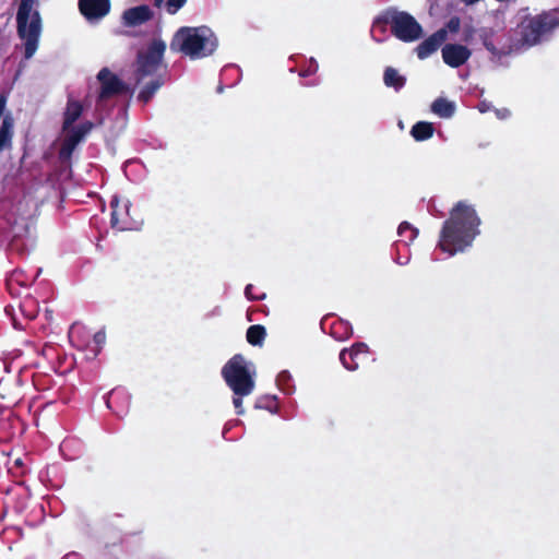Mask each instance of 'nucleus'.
<instances>
[{"mask_svg": "<svg viewBox=\"0 0 559 559\" xmlns=\"http://www.w3.org/2000/svg\"><path fill=\"white\" fill-rule=\"evenodd\" d=\"M479 225L480 218L474 206L464 201L457 202L443 223L437 247L449 257L464 252L479 235Z\"/></svg>", "mask_w": 559, "mask_h": 559, "instance_id": "f257e3e1", "label": "nucleus"}, {"mask_svg": "<svg viewBox=\"0 0 559 559\" xmlns=\"http://www.w3.org/2000/svg\"><path fill=\"white\" fill-rule=\"evenodd\" d=\"M166 47L162 38H153L145 47L138 50L133 79L135 85L141 87L138 100L143 104H147L166 83L167 66L164 63Z\"/></svg>", "mask_w": 559, "mask_h": 559, "instance_id": "f03ea898", "label": "nucleus"}, {"mask_svg": "<svg viewBox=\"0 0 559 559\" xmlns=\"http://www.w3.org/2000/svg\"><path fill=\"white\" fill-rule=\"evenodd\" d=\"M222 378L233 392V405L238 415H243V397L250 395L255 388V367L242 355L233 356L222 368Z\"/></svg>", "mask_w": 559, "mask_h": 559, "instance_id": "7ed1b4c3", "label": "nucleus"}, {"mask_svg": "<svg viewBox=\"0 0 559 559\" xmlns=\"http://www.w3.org/2000/svg\"><path fill=\"white\" fill-rule=\"evenodd\" d=\"M218 39L207 26H182L174 34L170 49L181 52L191 60L210 57L217 49Z\"/></svg>", "mask_w": 559, "mask_h": 559, "instance_id": "20e7f679", "label": "nucleus"}, {"mask_svg": "<svg viewBox=\"0 0 559 559\" xmlns=\"http://www.w3.org/2000/svg\"><path fill=\"white\" fill-rule=\"evenodd\" d=\"M38 0H21L16 12V33L22 41L24 58L31 59L39 47L43 22Z\"/></svg>", "mask_w": 559, "mask_h": 559, "instance_id": "39448f33", "label": "nucleus"}, {"mask_svg": "<svg viewBox=\"0 0 559 559\" xmlns=\"http://www.w3.org/2000/svg\"><path fill=\"white\" fill-rule=\"evenodd\" d=\"M558 26L559 8L524 17L518 27L520 39L515 40L519 52L549 40Z\"/></svg>", "mask_w": 559, "mask_h": 559, "instance_id": "423d86ee", "label": "nucleus"}, {"mask_svg": "<svg viewBox=\"0 0 559 559\" xmlns=\"http://www.w3.org/2000/svg\"><path fill=\"white\" fill-rule=\"evenodd\" d=\"M476 37L481 41L486 50L491 55L490 60L498 64H504L503 58L519 53V46L503 28L483 26L475 29Z\"/></svg>", "mask_w": 559, "mask_h": 559, "instance_id": "0eeeda50", "label": "nucleus"}, {"mask_svg": "<svg viewBox=\"0 0 559 559\" xmlns=\"http://www.w3.org/2000/svg\"><path fill=\"white\" fill-rule=\"evenodd\" d=\"M389 21L391 34L403 43H414L424 35L421 25L405 11L390 8Z\"/></svg>", "mask_w": 559, "mask_h": 559, "instance_id": "6e6552de", "label": "nucleus"}, {"mask_svg": "<svg viewBox=\"0 0 559 559\" xmlns=\"http://www.w3.org/2000/svg\"><path fill=\"white\" fill-rule=\"evenodd\" d=\"M97 81L99 82V91L96 99V110L102 108L103 104L110 98L134 93V87L129 86L108 68H103L97 73Z\"/></svg>", "mask_w": 559, "mask_h": 559, "instance_id": "1a4fd4ad", "label": "nucleus"}, {"mask_svg": "<svg viewBox=\"0 0 559 559\" xmlns=\"http://www.w3.org/2000/svg\"><path fill=\"white\" fill-rule=\"evenodd\" d=\"M90 336V332L80 324H73L69 330L71 342L76 343L80 348H86L87 357L95 358L106 343V333L99 330L92 335V340Z\"/></svg>", "mask_w": 559, "mask_h": 559, "instance_id": "9d476101", "label": "nucleus"}, {"mask_svg": "<svg viewBox=\"0 0 559 559\" xmlns=\"http://www.w3.org/2000/svg\"><path fill=\"white\" fill-rule=\"evenodd\" d=\"M10 224V228L7 231L5 238L9 240V245L13 251L23 252L34 246V238L32 236L31 224L25 217L14 219Z\"/></svg>", "mask_w": 559, "mask_h": 559, "instance_id": "9b49d317", "label": "nucleus"}, {"mask_svg": "<svg viewBox=\"0 0 559 559\" xmlns=\"http://www.w3.org/2000/svg\"><path fill=\"white\" fill-rule=\"evenodd\" d=\"M93 128L94 123L87 120L79 123L78 126L71 124L69 128H62L64 139L61 146V155L63 157H69Z\"/></svg>", "mask_w": 559, "mask_h": 559, "instance_id": "f8f14e48", "label": "nucleus"}, {"mask_svg": "<svg viewBox=\"0 0 559 559\" xmlns=\"http://www.w3.org/2000/svg\"><path fill=\"white\" fill-rule=\"evenodd\" d=\"M81 14L90 22H98L110 11V0H79Z\"/></svg>", "mask_w": 559, "mask_h": 559, "instance_id": "ddd939ff", "label": "nucleus"}, {"mask_svg": "<svg viewBox=\"0 0 559 559\" xmlns=\"http://www.w3.org/2000/svg\"><path fill=\"white\" fill-rule=\"evenodd\" d=\"M442 59L451 68L463 66L472 56V51L460 44H447L441 49Z\"/></svg>", "mask_w": 559, "mask_h": 559, "instance_id": "4468645a", "label": "nucleus"}, {"mask_svg": "<svg viewBox=\"0 0 559 559\" xmlns=\"http://www.w3.org/2000/svg\"><path fill=\"white\" fill-rule=\"evenodd\" d=\"M7 105V98L0 95V152L8 150L12 145L14 120L10 112L3 115Z\"/></svg>", "mask_w": 559, "mask_h": 559, "instance_id": "2eb2a0df", "label": "nucleus"}, {"mask_svg": "<svg viewBox=\"0 0 559 559\" xmlns=\"http://www.w3.org/2000/svg\"><path fill=\"white\" fill-rule=\"evenodd\" d=\"M368 346L365 343H356L349 349L344 348L340 353V361L343 367L349 371H355L359 367L362 357H367Z\"/></svg>", "mask_w": 559, "mask_h": 559, "instance_id": "dca6fc26", "label": "nucleus"}, {"mask_svg": "<svg viewBox=\"0 0 559 559\" xmlns=\"http://www.w3.org/2000/svg\"><path fill=\"white\" fill-rule=\"evenodd\" d=\"M447 29L440 28L432 35H430L428 38H426L424 41H421L415 49L418 59L425 60L432 53H435L447 40Z\"/></svg>", "mask_w": 559, "mask_h": 559, "instance_id": "f3484780", "label": "nucleus"}, {"mask_svg": "<svg viewBox=\"0 0 559 559\" xmlns=\"http://www.w3.org/2000/svg\"><path fill=\"white\" fill-rule=\"evenodd\" d=\"M130 202L128 200L121 202L117 195H114L110 201L111 212V226L120 229H129L131 226L128 222Z\"/></svg>", "mask_w": 559, "mask_h": 559, "instance_id": "a211bd4d", "label": "nucleus"}, {"mask_svg": "<svg viewBox=\"0 0 559 559\" xmlns=\"http://www.w3.org/2000/svg\"><path fill=\"white\" fill-rule=\"evenodd\" d=\"M153 16V12L147 5H139L134 8H130L123 12L122 20L123 24L127 26H138L141 25Z\"/></svg>", "mask_w": 559, "mask_h": 559, "instance_id": "6ab92c4d", "label": "nucleus"}, {"mask_svg": "<svg viewBox=\"0 0 559 559\" xmlns=\"http://www.w3.org/2000/svg\"><path fill=\"white\" fill-rule=\"evenodd\" d=\"M390 8L379 14L372 23L371 37L377 43H382L386 38V26L390 25Z\"/></svg>", "mask_w": 559, "mask_h": 559, "instance_id": "aec40b11", "label": "nucleus"}, {"mask_svg": "<svg viewBox=\"0 0 559 559\" xmlns=\"http://www.w3.org/2000/svg\"><path fill=\"white\" fill-rule=\"evenodd\" d=\"M83 114V105L80 100L72 97L68 98L67 106L63 112L62 128H69L80 119Z\"/></svg>", "mask_w": 559, "mask_h": 559, "instance_id": "412c9836", "label": "nucleus"}, {"mask_svg": "<svg viewBox=\"0 0 559 559\" xmlns=\"http://www.w3.org/2000/svg\"><path fill=\"white\" fill-rule=\"evenodd\" d=\"M383 83L386 87H391L395 92H399L404 87L406 78L400 74L396 69L388 67L383 73Z\"/></svg>", "mask_w": 559, "mask_h": 559, "instance_id": "4be33fe9", "label": "nucleus"}, {"mask_svg": "<svg viewBox=\"0 0 559 559\" xmlns=\"http://www.w3.org/2000/svg\"><path fill=\"white\" fill-rule=\"evenodd\" d=\"M431 111L440 118L449 119L455 112V104L445 98L439 97L432 102Z\"/></svg>", "mask_w": 559, "mask_h": 559, "instance_id": "5701e85b", "label": "nucleus"}, {"mask_svg": "<svg viewBox=\"0 0 559 559\" xmlns=\"http://www.w3.org/2000/svg\"><path fill=\"white\" fill-rule=\"evenodd\" d=\"M433 124L427 121L416 122L411 130V134L416 141H426L433 135Z\"/></svg>", "mask_w": 559, "mask_h": 559, "instance_id": "b1692460", "label": "nucleus"}, {"mask_svg": "<svg viewBox=\"0 0 559 559\" xmlns=\"http://www.w3.org/2000/svg\"><path fill=\"white\" fill-rule=\"evenodd\" d=\"M39 273L40 270L31 275H26L23 271H14L8 278V287L12 290L13 285L27 286L37 278Z\"/></svg>", "mask_w": 559, "mask_h": 559, "instance_id": "393cba45", "label": "nucleus"}, {"mask_svg": "<svg viewBox=\"0 0 559 559\" xmlns=\"http://www.w3.org/2000/svg\"><path fill=\"white\" fill-rule=\"evenodd\" d=\"M353 334L350 324L347 321L336 319L331 326V335L338 341L348 338Z\"/></svg>", "mask_w": 559, "mask_h": 559, "instance_id": "a878e982", "label": "nucleus"}, {"mask_svg": "<svg viewBox=\"0 0 559 559\" xmlns=\"http://www.w3.org/2000/svg\"><path fill=\"white\" fill-rule=\"evenodd\" d=\"M266 336V331L263 325L255 324L249 326L247 330V341L249 344L253 346H261L264 342V338Z\"/></svg>", "mask_w": 559, "mask_h": 559, "instance_id": "bb28decb", "label": "nucleus"}, {"mask_svg": "<svg viewBox=\"0 0 559 559\" xmlns=\"http://www.w3.org/2000/svg\"><path fill=\"white\" fill-rule=\"evenodd\" d=\"M397 234L403 238V242L406 247H408L418 236V229L412 226L407 222H403L400 224L397 228Z\"/></svg>", "mask_w": 559, "mask_h": 559, "instance_id": "cd10ccee", "label": "nucleus"}, {"mask_svg": "<svg viewBox=\"0 0 559 559\" xmlns=\"http://www.w3.org/2000/svg\"><path fill=\"white\" fill-rule=\"evenodd\" d=\"M276 383L280 390L285 394H293L295 392L293 377L287 370H283L277 374Z\"/></svg>", "mask_w": 559, "mask_h": 559, "instance_id": "c85d7f7f", "label": "nucleus"}, {"mask_svg": "<svg viewBox=\"0 0 559 559\" xmlns=\"http://www.w3.org/2000/svg\"><path fill=\"white\" fill-rule=\"evenodd\" d=\"M20 310L23 316L29 320L35 319L38 313V304L32 297H26L20 304Z\"/></svg>", "mask_w": 559, "mask_h": 559, "instance_id": "c756f323", "label": "nucleus"}, {"mask_svg": "<svg viewBox=\"0 0 559 559\" xmlns=\"http://www.w3.org/2000/svg\"><path fill=\"white\" fill-rule=\"evenodd\" d=\"M277 397L275 395H264L257 400L255 408L265 409L270 413H277Z\"/></svg>", "mask_w": 559, "mask_h": 559, "instance_id": "7c9ffc66", "label": "nucleus"}, {"mask_svg": "<svg viewBox=\"0 0 559 559\" xmlns=\"http://www.w3.org/2000/svg\"><path fill=\"white\" fill-rule=\"evenodd\" d=\"M187 0H154V4L158 8L164 5L165 10L169 14H176L183 5Z\"/></svg>", "mask_w": 559, "mask_h": 559, "instance_id": "2f4dec72", "label": "nucleus"}, {"mask_svg": "<svg viewBox=\"0 0 559 559\" xmlns=\"http://www.w3.org/2000/svg\"><path fill=\"white\" fill-rule=\"evenodd\" d=\"M318 69H319L318 62L313 58H311L308 68L306 70L299 72V75L300 76H310V75L314 74L318 71Z\"/></svg>", "mask_w": 559, "mask_h": 559, "instance_id": "473e14b6", "label": "nucleus"}, {"mask_svg": "<svg viewBox=\"0 0 559 559\" xmlns=\"http://www.w3.org/2000/svg\"><path fill=\"white\" fill-rule=\"evenodd\" d=\"M252 289L253 286L251 284H248L245 288V295L249 300H262L265 298V294H262L261 296H253Z\"/></svg>", "mask_w": 559, "mask_h": 559, "instance_id": "72a5a7b5", "label": "nucleus"}, {"mask_svg": "<svg viewBox=\"0 0 559 559\" xmlns=\"http://www.w3.org/2000/svg\"><path fill=\"white\" fill-rule=\"evenodd\" d=\"M119 396H123L126 397L127 400L129 399V396L127 395V393L123 391V390H112L110 392V396H109V400L107 401V406L108 407H111L110 406V403L111 401L118 399Z\"/></svg>", "mask_w": 559, "mask_h": 559, "instance_id": "f704fd0d", "label": "nucleus"}, {"mask_svg": "<svg viewBox=\"0 0 559 559\" xmlns=\"http://www.w3.org/2000/svg\"><path fill=\"white\" fill-rule=\"evenodd\" d=\"M496 115L499 119H506L510 116V111L506 108L503 109H497Z\"/></svg>", "mask_w": 559, "mask_h": 559, "instance_id": "c9c22d12", "label": "nucleus"}, {"mask_svg": "<svg viewBox=\"0 0 559 559\" xmlns=\"http://www.w3.org/2000/svg\"><path fill=\"white\" fill-rule=\"evenodd\" d=\"M478 109L480 112H487L491 109L490 103L487 102H480L478 105Z\"/></svg>", "mask_w": 559, "mask_h": 559, "instance_id": "e433bc0d", "label": "nucleus"}, {"mask_svg": "<svg viewBox=\"0 0 559 559\" xmlns=\"http://www.w3.org/2000/svg\"><path fill=\"white\" fill-rule=\"evenodd\" d=\"M395 262L400 265H406L409 262V255L397 257L395 258Z\"/></svg>", "mask_w": 559, "mask_h": 559, "instance_id": "4c0bfd02", "label": "nucleus"}, {"mask_svg": "<svg viewBox=\"0 0 559 559\" xmlns=\"http://www.w3.org/2000/svg\"><path fill=\"white\" fill-rule=\"evenodd\" d=\"M457 26H459V20H453V19H452V20L449 22V28H450L451 31H455V29L457 28Z\"/></svg>", "mask_w": 559, "mask_h": 559, "instance_id": "58836bf2", "label": "nucleus"}, {"mask_svg": "<svg viewBox=\"0 0 559 559\" xmlns=\"http://www.w3.org/2000/svg\"><path fill=\"white\" fill-rule=\"evenodd\" d=\"M62 559H80L78 554H68Z\"/></svg>", "mask_w": 559, "mask_h": 559, "instance_id": "ea45409f", "label": "nucleus"}, {"mask_svg": "<svg viewBox=\"0 0 559 559\" xmlns=\"http://www.w3.org/2000/svg\"><path fill=\"white\" fill-rule=\"evenodd\" d=\"M479 0H462V2H464L466 5H472L476 2H478Z\"/></svg>", "mask_w": 559, "mask_h": 559, "instance_id": "a19ab883", "label": "nucleus"}]
</instances>
